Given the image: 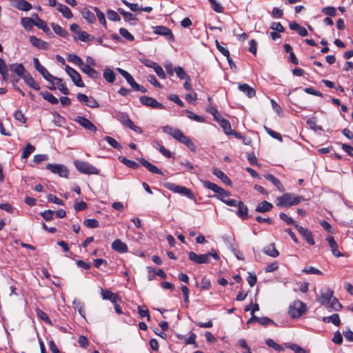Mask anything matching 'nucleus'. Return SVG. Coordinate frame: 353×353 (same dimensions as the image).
<instances>
[{"instance_id": "a19ab883", "label": "nucleus", "mask_w": 353, "mask_h": 353, "mask_svg": "<svg viewBox=\"0 0 353 353\" xmlns=\"http://www.w3.org/2000/svg\"><path fill=\"white\" fill-rule=\"evenodd\" d=\"M81 69L90 78L97 79L100 76L99 73L94 68H81Z\"/></svg>"}, {"instance_id": "bf43d9fd", "label": "nucleus", "mask_w": 353, "mask_h": 353, "mask_svg": "<svg viewBox=\"0 0 353 353\" xmlns=\"http://www.w3.org/2000/svg\"><path fill=\"white\" fill-rule=\"evenodd\" d=\"M303 272H305V274H317V275L323 274V272L321 270H318L316 268L312 267V266L305 267L303 269Z\"/></svg>"}, {"instance_id": "8fccbe9b", "label": "nucleus", "mask_w": 353, "mask_h": 353, "mask_svg": "<svg viewBox=\"0 0 353 353\" xmlns=\"http://www.w3.org/2000/svg\"><path fill=\"white\" fill-rule=\"evenodd\" d=\"M265 343L268 346L273 348L274 350L276 351H283L284 349L283 347L278 344L277 343H276L275 341H274V340L271 339H268L265 341Z\"/></svg>"}, {"instance_id": "412c9836", "label": "nucleus", "mask_w": 353, "mask_h": 353, "mask_svg": "<svg viewBox=\"0 0 353 353\" xmlns=\"http://www.w3.org/2000/svg\"><path fill=\"white\" fill-rule=\"evenodd\" d=\"M101 296L103 299L110 300L114 304L120 301V298L117 294L113 293L109 290L101 289Z\"/></svg>"}, {"instance_id": "bb28decb", "label": "nucleus", "mask_w": 353, "mask_h": 353, "mask_svg": "<svg viewBox=\"0 0 353 353\" xmlns=\"http://www.w3.org/2000/svg\"><path fill=\"white\" fill-rule=\"evenodd\" d=\"M239 89L249 98H252L256 94L255 90L247 83H239Z\"/></svg>"}, {"instance_id": "5701e85b", "label": "nucleus", "mask_w": 353, "mask_h": 353, "mask_svg": "<svg viewBox=\"0 0 353 353\" xmlns=\"http://www.w3.org/2000/svg\"><path fill=\"white\" fill-rule=\"evenodd\" d=\"M138 161L144 166L146 169H148V171L153 174L162 175L163 172L161 170H160L156 165L154 164L150 163L148 161L145 160V159L141 158L139 159Z\"/></svg>"}, {"instance_id": "20e7f679", "label": "nucleus", "mask_w": 353, "mask_h": 353, "mask_svg": "<svg viewBox=\"0 0 353 353\" xmlns=\"http://www.w3.org/2000/svg\"><path fill=\"white\" fill-rule=\"evenodd\" d=\"M74 163L77 170L82 174L88 175L99 174V170L88 162L77 160Z\"/></svg>"}, {"instance_id": "c85d7f7f", "label": "nucleus", "mask_w": 353, "mask_h": 353, "mask_svg": "<svg viewBox=\"0 0 353 353\" xmlns=\"http://www.w3.org/2000/svg\"><path fill=\"white\" fill-rule=\"evenodd\" d=\"M273 208V205L266 201H263L258 204L256 208V211L261 213H265L270 211Z\"/></svg>"}, {"instance_id": "a18cd8bd", "label": "nucleus", "mask_w": 353, "mask_h": 353, "mask_svg": "<svg viewBox=\"0 0 353 353\" xmlns=\"http://www.w3.org/2000/svg\"><path fill=\"white\" fill-rule=\"evenodd\" d=\"M183 112L187 114V116H188V117L189 119H192V120H194L195 121L201 122V123L205 121V119H204L203 117L199 116V115H196L194 112H192V111L184 110Z\"/></svg>"}, {"instance_id": "7c9ffc66", "label": "nucleus", "mask_w": 353, "mask_h": 353, "mask_svg": "<svg viewBox=\"0 0 353 353\" xmlns=\"http://www.w3.org/2000/svg\"><path fill=\"white\" fill-rule=\"evenodd\" d=\"M179 142L185 144L191 151L195 152L196 147L195 144L192 141V140L186 137L184 134L181 137Z\"/></svg>"}, {"instance_id": "2f4dec72", "label": "nucleus", "mask_w": 353, "mask_h": 353, "mask_svg": "<svg viewBox=\"0 0 353 353\" xmlns=\"http://www.w3.org/2000/svg\"><path fill=\"white\" fill-rule=\"evenodd\" d=\"M264 177L267 180H268L270 182H272L278 188L279 190H280L281 192L284 191V188H283L282 183L274 175H272L271 174H266L264 175Z\"/></svg>"}, {"instance_id": "f03ea898", "label": "nucleus", "mask_w": 353, "mask_h": 353, "mask_svg": "<svg viewBox=\"0 0 353 353\" xmlns=\"http://www.w3.org/2000/svg\"><path fill=\"white\" fill-rule=\"evenodd\" d=\"M13 72L19 77L22 78L25 83L31 88L35 90H39L40 86L33 77L26 70V68H12Z\"/></svg>"}, {"instance_id": "7ed1b4c3", "label": "nucleus", "mask_w": 353, "mask_h": 353, "mask_svg": "<svg viewBox=\"0 0 353 353\" xmlns=\"http://www.w3.org/2000/svg\"><path fill=\"white\" fill-rule=\"evenodd\" d=\"M189 259L190 261L196 264H203L210 262V257L212 256L214 259H219V254L214 252L212 253H206L202 254H197L194 252H190L188 253Z\"/></svg>"}, {"instance_id": "39448f33", "label": "nucleus", "mask_w": 353, "mask_h": 353, "mask_svg": "<svg viewBox=\"0 0 353 353\" xmlns=\"http://www.w3.org/2000/svg\"><path fill=\"white\" fill-rule=\"evenodd\" d=\"M164 186L166 189L174 193H178L181 195L185 196L186 197L192 200H194L195 199V196L194 194L192 192V191L184 186H181L170 182L165 183Z\"/></svg>"}, {"instance_id": "e2e57ef3", "label": "nucleus", "mask_w": 353, "mask_h": 353, "mask_svg": "<svg viewBox=\"0 0 353 353\" xmlns=\"http://www.w3.org/2000/svg\"><path fill=\"white\" fill-rule=\"evenodd\" d=\"M264 128H265L266 132L269 135H270L272 138L278 139L280 141H282V137H281V135L279 133H278V132L271 130L270 128H268L266 126H264Z\"/></svg>"}, {"instance_id": "b1692460", "label": "nucleus", "mask_w": 353, "mask_h": 353, "mask_svg": "<svg viewBox=\"0 0 353 353\" xmlns=\"http://www.w3.org/2000/svg\"><path fill=\"white\" fill-rule=\"evenodd\" d=\"M112 249L119 253H125L128 251V248L126 243L122 242L120 239H115L112 243Z\"/></svg>"}, {"instance_id": "9b49d317", "label": "nucleus", "mask_w": 353, "mask_h": 353, "mask_svg": "<svg viewBox=\"0 0 353 353\" xmlns=\"http://www.w3.org/2000/svg\"><path fill=\"white\" fill-rule=\"evenodd\" d=\"M224 241L228 248L232 250L237 259H243V253L236 249V244L235 243V239L233 234L225 236L224 238Z\"/></svg>"}, {"instance_id": "6e6d98bb", "label": "nucleus", "mask_w": 353, "mask_h": 353, "mask_svg": "<svg viewBox=\"0 0 353 353\" xmlns=\"http://www.w3.org/2000/svg\"><path fill=\"white\" fill-rule=\"evenodd\" d=\"M36 312H37V316L41 320H43L44 322H46L48 324H52V322H51L50 318L48 317V314L46 312H44L43 310L37 308L36 310Z\"/></svg>"}, {"instance_id": "603ef678", "label": "nucleus", "mask_w": 353, "mask_h": 353, "mask_svg": "<svg viewBox=\"0 0 353 353\" xmlns=\"http://www.w3.org/2000/svg\"><path fill=\"white\" fill-rule=\"evenodd\" d=\"M316 118L312 117L307 121V124L310 126L311 129H312L314 131L322 130V127L321 125H316Z\"/></svg>"}, {"instance_id": "de8ad7c7", "label": "nucleus", "mask_w": 353, "mask_h": 353, "mask_svg": "<svg viewBox=\"0 0 353 353\" xmlns=\"http://www.w3.org/2000/svg\"><path fill=\"white\" fill-rule=\"evenodd\" d=\"M94 37L93 36H91L88 33H87L85 31H81L79 34H78V39L81 40L83 42H88L91 39H93ZM74 39L77 40V38L74 37Z\"/></svg>"}, {"instance_id": "423d86ee", "label": "nucleus", "mask_w": 353, "mask_h": 353, "mask_svg": "<svg viewBox=\"0 0 353 353\" xmlns=\"http://www.w3.org/2000/svg\"><path fill=\"white\" fill-rule=\"evenodd\" d=\"M307 310L306 305L299 300L294 301L289 307V315L292 319L299 318Z\"/></svg>"}, {"instance_id": "ea45409f", "label": "nucleus", "mask_w": 353, "mask_h": 353, "mask_svg": "<svg viewBox=\"0 0 353 353\" xmlns=\"http://www.w3.org/2000/svg\"><path fill=\"white\" fill-rule=\"evenodd\" d=\"M203 184L205 188L212 190L214 193L221 194V188L216 184L208 181H204Z\"/></svg>"}, {"instance_id": "5fc2aeb1", "label": "nucleus", "mask_w": 353, "mask_h": 353, "mask_svg": "<svg viewBox=\"0 0 353 353\" xmlns=\"http://www.w3.org/2000/svg\"><path fill=\"white\" fill-rule=\"evenodd\" d=\"M83 223L88 228H96L99 225V221L94 219H85Z\"/></svg>"}, {"instance_id": "49530a36", "label": "nucleus", "mask_w": 353, "mask_h": 353, "mask_svg": "<svg viewBox=\"0 0 353 353\" xmlns=\"http://www.w3.org/2000/svg\"><path fill=\"white\" fill-rule=\"evenodd\" d=\"M118 70L119 73L125 79L127 82L130 85V86H132V83L135 82L134 78L132 77L131 74H130L127 71L118 68Z\"/></svg>"}, {"instance_id": "774afa93", "label": "nucleus", "mask_w": 353, "mask_h": 353, "mask_svg": "<svg viewBox=\"0 0 353 353\" xmlns=\"http://www.w3.org/2000/svg\"><path fill=\"white\" fill-rule=\"evenodd\" d=\"M48 201L50 202H52L54 203H56L57 205H63L64 203L62 200L57 197L55 195L52 194H50L47 196Z\"/></svg>"}, {"instance_id": "6e6552de", "label": "nucleus", "mask_w": 353, "mask_h": 353, "mask_svg": "<svg viewBox=\"0 0 353 353\" xmlns=\"http://www.w3.org/2000/svg\"><path fill=\"white\" fill-rule=\"evenodd\" d=\"M139 101L142 105L147 107L159 110L165 109V106L162 103H159L155 99L150 97L141 96L139 98Z\"/></svg>"}, {"instance_id": "13d9d810", "label": "nucleus", "mask_w": 353, "mask_h": 353, "mask_svg": "<svg viewBox=\"0 0 353 353\" xmlns=\"http://www.w3.org/2000/svg\"><path fill=\"white\" fill-rule=\"evenodd\" d=\"M279 218L285 221L288 225H296L294 220L292 219V218H290L289 216H287L286 214H285L284 212H281L279 214Z\"/></svg>"}, {"instance_id": "4be33fe9", "label": "nucleus", "mask_w": 353, "mask_h": 353, "mask_svg": "<svg viewBox=\"0 0 353 353\" xmlns=\"http://www.w3.org/2000/svg\"><path fill=\"white\" fill-rule=\"evenodd\" d=\"M154 32L157 34L165 36L168 39H171V40L174 39V35L172 34L171 29H170L165 26H156V27H154Z\"/></svg>"}, {"instance_id": "4d7b16f0", "label": "nucleus", "mask_w": 353, "mask_h": 353, "mask_svg": "<svg viewBox=\"0 0 353 353\" xmlns=\"http://www.w3.org/2000/svg\"><path fill=\"white\" fill-rule=\"evenodd\" d=\"M322 12L330 17H335L336 15V9L332 6H327L322 9Z\"/></svg>"}, {"instance_id": "473e14b6", "label": "nucleus", "mask_w": 353, "mask_h": 353, "mask_svg": "<svg viewBox=\"0 0 353 353\" xmlns=\"http://www.w3.org/2000/svg\"><path fill=\"white\" fill-rule=\"evenodd\" d=\"M51 26H52L54 32L59 36H60L63 38H66L69 35L68 31L65 29L63 28L59 24L55 23H52Z\"/></svg>"}, {"instance_id": "cd10ccee", "label": "nucleus", "mask_w": 353, "mask_h": 353, "mask_svg": "<svg viewBox=\"0 0 353 353\" xmlns=\"http://www.w3.org/2000/svg\"><path fill=\"white\" fill-rule=\"evenodd\" d=\"M57 9L59 12H61L62 14V15L65 18L70 19L73 17V14L70 10V9L68 6H66L62 3H58Z\"/></svg>"}, {"instance_id": "4468645a", "label": "nucleus", "mask_w": 353, "mask_h": 353, "mask_svg": "<svg viewBox=\"0 0 353 353\" xmlns=\"http://www.w3.org/2000/svg\"><path fill=\"white\" fill-rule=\"evenodd\" d=\"M32 17L34 19V26L42 30L49 37H53L52 32L50 31L47 23L44 20L40 19L37 14H33Z\"/></svg>"}, {"instance_id": "c03bdc74", "label": "nucleus", "mask_w": 353, "mask_h": 353, "mask_svg": "<svg viewBox=\"0 0 353 353\" xmlns=\"http://www.w3.org/2000/svg\"><path fill=\"white\" fill-rule=\"evenodd\" d=\"M104 140L114 149L121 150L122 148L121 145L115 139L111 137L106 136L104 137Z\"/></svg>"}, {"instance_id": "c9c22d12", "label": "nucleus", "mask_w": 353, "mask_h": 353, "mask_svg": "<svg viewBox=\"0 0 353 353\" xmlns=\"http://www.w3.org/2000/svg\"><path fill=\"white\" fill-rule=\"evenodd\" d=\"M66 59L68 62L72 63L77 66L83 65L82 59L75 54H68Z\"/></svg>"}, {"instance_id": "dca6fc26", "label": "nucleus", "mask_w": 353, "mask_h": 353, "mask_svg": "<svg viewBox=\"0 0 353 353\" xmlns=\"http://www.w3.org/2000/svg\"><path fill=\"white\" fill-rule=\"evenodd\" d=\"M297 231L305 239L307 243L310 245H314L315 241L313 238L312 233L307 229L304 228L299 225H295Z\"/></svg>"}, {"instance_id": "680f3d73", "label": "nucleus", "mask_w": 353, "mask_h": 353, "mask_svg": "<svg viewBox=\"0 0 353 353\" xmlns=\"http://www.w3.org/2000/svg\"><path fill=\"white\" fill-rule=\"evenodd\" d=\"M330 303V307L335 311H339L342 308V305L336 298L331 299Z\"/></svg>"}, {"instance_id": "3c124183", "label": "nucleus", "mask_w": 353, "mask_h": 353, "mask_svg": "<svg viewBox=\"0 0 353 353\" xmlns=\"http://www.w3.org/2000/svg\"><path fill=\"white\" fill-rule=\"evenodd\" d=\"M119 33L122 37L130 41H133L134 40V37L124 28H121L119 29Z\"/></svg>"}, {"instance_id": "69168bd1", "label": "nucleus", "mask_w": 353, "mask_h": 353, "mask_svg": "<svg viewBox=\"0 0 353 353\" xmlns=\"http://www.w3.org/2000/svg\"><path fill=\"white\" fill-rule=\"evenodd\" d=\"M122 3L128 7L132 11L136 12L141 10V7L137 3H132L126 0H121Z\"/></svg>"}, {"instance_id": "4c0bfd02", "label": "nucleus", "mask_w": 353, "mask_h": 353, "mask_svg": "<svg viewBox=\"0 0 353 353\" xmlns=\"http://www.w3.org/2000/svg\"><path fill=\"white\" fill-rule=\"evenodd\" d=\"M34 24V19L33 17H23L21 19V25L27 30H31Z\"/></svg>"}, {"instance_id": "f704fd0d", "label": "nucleus", "mask_w": 353, "mask_h": 353, "mask_svg": "<svg viewBox=\"0 0 353 353\" xmlns=\"http://www.w3.org/2000/svg\"><path fill=\"white\" fill-rule=\"evenodd\" d=\"M264 252L272 257H277L279 255V251L275 248L274 243H270L264 248Z\"/></svg>"}, {"instance_id": "6ab92c4d", "label": "nucleus", "mask_w": 353, "mask_h": 353, "mask_svg": "<svg viewBox=\"0 0 353 353\" xmlns=\"http://www.w3.org/2000/svg\"><path fill=\"white\" fill-rule=\"evenodd\" d=\"M12 6L19 10L29 11L32 9L31 3L26 0H12Z\"/></svg>"}, {"instance_id": "72a5a7b5", "label": "nucleus", "mask_w": 353, "mask_h": 353, "mask_svg": "<svg viewBox=\"0 0 353 353\" xmlns=\"http://www.w3.org/2000/svg\"><path fill=\"white\" fill-rule=\"evenodd\" d=\"M118 159L120 162L123 163L125 165H126L127 167L132 168L133 170H137L139 167V164L137 162L132 161V160H129L127 158H125V157L119 156L118 157Z\"/></svg>"}, {"instance_id": "ddd939ff", "label": "nucleus", "mask_w": 353, "mask_h": 353, "mask_svg": "<svg viewBox=\"0 0 353 353\" xmlns=\"http://www.w3.org/2000/svg\"><path fill=\"white\" fill-rule=\"evenodd\" d=\"M77 98L79 101L83 103L90 108H94L99 106V103L92 97H88L83 93H79Z\"/></svg>"}, {"instance_id": "aec40b11", "label": "nucleus", "mask_w": 353, "mask_h": 353, "mask_svg": "<svg viewBox=\"0 0 353 353\" xmlns=\"http://www.w3.org/2000/svg\"><path fill=\"white\" fill-rule=\"evenodd\" d=\"M30 43L38 49L48 50L50 48V44L35 36L30 37Z\"/></svg>"}, {"instance_id": "338daca9", "label": "nucleus", "mask_w": 353, "mask_h": 353, "mask_svg": "<svg viewBox=\"0 0 353 353\" xmlns=\"http://www.w3.org/2000/svg\"><path fill=\"white\" fill-rule=\"evenodd\" d=\"M270 28L277 32H283L285 28L282 26L280 22H273L270 26Z\"/></svg>"}, {"instance_id": "a211bd4d", "label": "nucleus", "mask_w": 353, "mask_h": 353, "mask_svg": "<svg viewBox=\"0 0 353 353\" xmlns=\"http://www.w3.org/2000/svg\"><path fill=\"white\" fill-rule=\"evenodd\" d=\"M163 132L170 135L172 137L179 141L181 137L183 135V132L178 129L173 128L170 125H165L163 128Z\"/></svg>"}, {"instance_id": "09e8293b", "label": "nucleus", "mask_w": 353, "mask_h": 353, "mask_svg": "<svg viewBox=\"0 0 353 353\" xmlns=\"http://www.w3.org/2000/svg\"><path fill=\"white\" fill-rule=\"evenodd\" d=\"M83 18L90 23H92L95 21V15L89 10H85L82 12Z\"/></svg>"}, {"instance_id": "f257e3e1", "label": "nucleus", "mask_w": 353, "mask_h": 353, "mask_svg": "<svg viewBox=\"0 0 353 353\" xmlns=\"http://www.w3.org/2000/svg\"><path fill=\"white\" fill-rule=\"evenodd\" d=\"M303 200L301 196H296L290 193H285L276 199V205L279 207H290L298 205Z\"/></svg>"}, {"instance_id": "9d476101", "label": "nucleus", "mask_w": 353, "mask_h": 353, "mask_svg": "<svg viewBox=\"0 0 353 353\" xmlns=\"http://www.w3.org/2000/svg\"><path fill=\"white\" fill-rule=\"evenodd\" d=\"M46 169L54 174H59L61 177L67 178L68 176L69 171L67 169V168L63 165L57 163H48L46 165Z\"/></svg>"}, {"instance_id": "2eb2a0df", "label": "nucleus", "mask_w": 353, "mask_h": 353, "mask_svg": "<svg viewBox=\"0 0 353 353\" xmlns=\"http://www.w3.org/2000/svg\"><path fill=\"white\" fill-rule=\"evenodd\" d=\"M65 71L67 74L70 77L75 85L78 87L84 86L80 74L76 70H74L73 68H65Z\"/></svg>"}, {"instance_id": "864d4df0", "label": "nucleus", "mask_w": 353, "mask_h": 353, "mask_svg": "<svg viewBox=\"0 0 353 353\" xmlns=\"http://www.w3.org/2000/svg\"><path fill=\"white\" fill-rule=\"evenodd\" d=\"M107 17L109 20L112 21H119L121 20V17L119 14L112 10L107 11Z\"/></svg>"}, {"instance_id": "a878e982", "label": "nucleus", "mask_w": 353, "mask_h": 353, "mask_svg": "<svg viewBox=\"0 0 353 353\" xmlns=\"http://www.w3.org/2000/svg\"><path fill=\"white\" fill-rule=\"evenodd\" d=\"M113 117L117 121H119L125 126H128L129 123L132 121V120L129 118L128 115L125 112H116L114 114Z\"/></svg>"}, {"instance_id": "0eeeda50", "label": "nucleus", "mask_w": 353, "mask_h": 353, "mask_svg": "<svg viewBox=\"0 0 353 353\" xmlns=\"http://www.w3.org/2000/svg\"><path fill=\"white\" fill-rule=\"evenodd\" d=\"M38 72L43 76V77L50 82L52 85L49 86L48 88L50 90H54L55 84H59L61 81H62L61 79L59 77H56L51 74L46 68H36Z\"/></svg>"}, {"instance_id": "e433bc0d", "label": "nucleus", "mask_w": 353, "mask_h": 353, "mask_svg": "<svg viewBox=\"0 0 353 353\" xmlns=\"http://www.w3.org/2000/svg\"><path fill=\"white\" fill-rule=\"evenodd\" d=\"M324 323H332L334 325L339 326L341 323L339 315L338 314H334L329 316H325L323 318Z\"/></svg>"}, {"instance_id": "052dcab7", "label": "nucleus", "mask_w": 353, "mask_h": 353, "mask_svg": "<svg viewBox=\"0 0 353 353\" xmlns=\"http://www.w3.org/2000/svg\"><path fill=\"white\" fill-rule=\"evenodd\" d=\"M94 10L96 12L97 16L98 17L99 21L103 24V26H106V20L105 18L104 14L97 7L94 8Z\"/></svg>"}, {"instance_id": "79ce46f5", "label": "nucleus", "mask_w": 353, "mask_h": 353, "mask_svg": "<svg viewBox=\"0 0 353 353\" xmlns=\"http://www.w3.org/2000/svg\"><path fill=\"white\" fill-rule=\"evenodd\" d=\"M104 79L109 83H113L115 80V74L109 68H107L103 72Z\"/></svg>"}, {"instance_id": "0e129e2a", "label": "nucleus", "mask_w": 353, "mask_h": 353, "mask_svg": "<svg viewBox=\"0 0 353 353\" xmlns=\"http://www.w3.org/2000/svg\"><path fill=\"white\" fill-rule=\"evenodd\" d=\"M174 69L179 78L181 79H189L188 74L183 68H174Z\"/></svg>"}, {"instance_id": "f3484780", "label": "nucleus", "mask_w": 353, "mask_h": 353, "mask_svg": "<svg viewBox=\"0 0 353 353\" xmlns=\"http://www.w3.org/2000/svg\"><path fill=\"white\" fill-rule=\"evenodd\" d=\"M334 292L330 288H327L325 291H321V295L317 298V301L321 305H327L330 303L332 298Z\"/></svg>"}, {"instance_id": "c756f323", "label": "nucleus", "mask_w": 353, "mask_h": 353, "mask_svg": "<svg viewBox=\"0 0 353 353\" xmlns=\"http://www.w3.org/2000/svg\"><path fill=\"white\" fill-rule=\"evenodd\" d=\"M238 210L236 212L237 215L242 219H247L248 217V208L243 204V202L239 201L238 205Z\"/></svg>"}, {"instance_id": "f8f14e48", "label": "nucleus", "mask_w": 353, "mask_h": 353, "mask_svg": "<svg viewBox=\"0 0 353 353\" xmlns=\"http://www.w3.org/2000/svg\"><path fill=\"white\" fill-rule=\"evenodd\" d=\"M74 121L78 123L81 127L90 132H95L97 130V127L87 118L81 116H77Z\"/></svg>"}, {"instance_id": "58836bf2", "label": "nucleus", "mask_w": 353, "mask_h": 353, "mask_svg": "<svg viewBox=\"0 0 353 353\" xmlns=\"http://www.w3.org/2000/svg\"><path fill=\"white\" fill-rule=\"evenodd\" d=\"M35 150V147L31 145L30 143H27L26 147L23 148L22 154H21V158L22 159H27L30 157V155L34 152Z\"/></svg>"}, {"instance_id": "37998d69", "label": "nucleus", "mask_w": 353, "mask_h": 353, "mask_svg": "<svg viewBox=\"0 0 353 353\" xmlns=\"http://www.w3.org/2000/svg\"><path fill=\"white\" fill-rule=\"evenodd\" d=\"M41 94L42 95L44 99H46L52 104H57L59 102L58 99L50 92H41Z\"/></svg>"}, {"instance_id": "393cba45", "label": "nucleus", "mask_w": 353, "mask_h": 353, "mask_svg": "<svg viewBox=\"0 0 353 353\" xmlns=\"http://www.w3.org/2000/svg\"><path fill=\"white\" fill-rule=\"evenodd\" d=\"M326 240L328 242V244L332 249V252L333 255H334L336 257H340V256H343V254L339 250L338 244L335 241L333 236H329L328 237H327Z\"/></svg>"}, {"instance_id": "1a4fd4ad", "label": "nucleus", "mask_w": 353, "mask_h": 353, "mask_svg": "<svg viewBox=\"0 0 353 353\" xmlns=\"http://www.w3.org/2000/svg\"><path fill=\"white\" fill-rule=\"evenodd\" d=\"M222 130H223L224 133L230 138H235V139H241L243 138V135L236 132L234 130L232 129L230 123L222 118Z\"/></svg>"}]
</instances>
